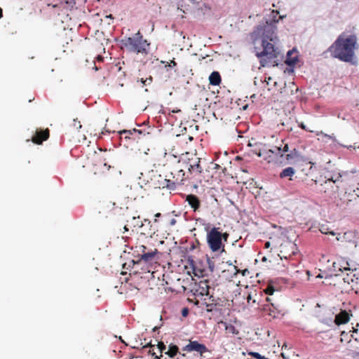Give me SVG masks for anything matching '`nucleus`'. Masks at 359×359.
<instances>
[{
	"mask_svg": "<svg viewBox=\"0 0 359 359\" xmlns=\"http://www.w3.org/2000/svg\"><path fill=\"white\" fill-rule=\"evenodd\" d=\"M279 11L273 10L271 13V22L266 21L255 27L251 33L254 53L262 67L277 66L280 51L276 46L278 37L276 33V26L274 25L285 15H280L277 19Z\"/></svg>",
	"mask_w": 359,
	"mask_h": 359,
	"instance_id": "f257e3e1",
	"label": "nucleus"
},
{
	"mask_svg": "<svg viewBox=\"0 0 359 359\" xmlns=\"http://www.w3.org/2000/svg\"><path fill=\"white\" fill-rule=\"evenodd\" d=\"M358 48V38L355 34L342 32L329 48L332 57L345 62H353L355 50Z\"/></svg>",
	"mask_w": 359,
	"mask_h": 359,
	"instance_id": "f03ea898",
	"label": "nucleus"
},
{
	"mask_svg": "<svg viewBox=\"0 0 359 359\" xmlns=\"http://www.w3.org/2000/svg\"><path fill=\"white\" fill-rule=\"evenodd\" d=\"M255 153L260 157H262L268 163H280L285 164H292L299 159V154L296 149L289 151V147L287 144L281 146H275L272 149H266L263 148Z\"/></svg>",
	"mask_w": 359,
	"mask_h": 359,
	"instance_id": "7ed1b4c3",
	"label": "nucleus"
},
{
	"mask_svg": "<svg viewBox=\"0 0 359 359\" xmlns=\"http://www.w3.org/2000/svg\"><path fill=\"white\" fill-rule=\"evenodd\" d=\"M121 43L122 46L130 53L146 55L149 52L150 43L144 39L140 31L132 36L123 39Z\"/></svg>",
	"mask_w": 359,
	"mask_h": 359,
	"instance_id": "20e7f679",
	"label": "nucleus"
},
{
	"mask_svg": "<svg viewBox=\"0 0 359 359\" xmlns=\"http://www.w3.org/2000/svg\"><path fill=\"white\" fill-rule=\"evenodd\" d=\"M133 256L136 260L133 259L134 264L145 263L151 264L156 262L158 250L156 248L149 249L146 245L137 243L133 248Z\"/></svg>",
	"mask_w": 359,
	"mask_h": 359,
	"instance_id": "39448f33",
	"label": "nucleus"
},
{
	"mask_svg": "<svg viewBox=\"0 0 359 359\" xmlns=\"http://www.w3.org/2000/svg\"><path fill=\"white\" fill-rule=\"evenodd\" d=\"M187 177L184 170L177 165L173 168L169 176L166 175L163 188L175 190L178 186L184 184Z\"/></svg>",
	"mask_w": 359,
	"mask_h": 359,
	"instance_id": "423d86ee",
	"label": "nucleus"
},
{
	"mask_svg": "<svg viewBox=\"0 0 359 359\" xmlns=\"http://www.w3.org/2000/svg\"><path fill=\"white\" fill-rule=\"evenodd\" d=\"M207 243L210 249L212 252H218L222 250H224V244L221 239V232L219 229L213 227L207 233Z\"/></svg>",
	"mask_w": 359,
	"mask_h": 359,
	"instance_id": "0eeeda50",
	"label": "nucleus"
},
{
	"mask_svg": "<svg viewBox=\"0 0 359 359\" xmlns=\"http://www.w3.org/2000/svg\"><path fill=\"white\" fill-rule=\"evenodd\" d=\"M50 137V130L46 129L37 128L32 137V142L35 144H41L44 141L47 140Z\"/></svg>",
	"mask_w": 359,
	"mask_h": 359,
	"instance_id": "6e6552de",
	"label": "nucleus"
},
{
	"mask_svg": "<svg viewBox=\"0 0 359 359\" xmlns=\"http://www.w3.org/2000/svg\"><path fill=\"white\" fill-rule=\"evenodd\" d=\"M182 350L187 352L196 351L199 353L201 355L208 351L205 345L200 344L197 341L191 340L189 341V343L185 346Z\"/></svg>",
	"mask_w": 359,
	"mask_h": 359,
	"instance_id": "1a4fd4ad",
	"label": "nucleus"
},
{
	"mask_svg": "<svg viewBox=\"0 0 359 359\" xmlns=\"http://www.w3.org/2000/svg\"><path fill=\"white\" fill-rule=\"evenodd\" d=\"M295 245L290 242H286L280 245V250L278 256L280 259H287L294 254Z\"/></svg>",
	"mask_w": 359,
	"mask_h": 359,
	"instance_id": "9d476101",
	"label": "nucleus"
},
{
	"mask_svg": "<svg viewBox=\"0 0 359 359\" xmlns=\"http://www.w3.org/2000/svg\"><path fill=\"white\" fill-rule=\"evenodd\" d=\"M341 176L339 175L337 178L334 179L333 177H329L325 182V189H327L329 188L331 189V192L335 194L338 191L339 187V183L342 181L341 180Z\"/></svg>",
	"mask_w": 359,
	"mask_h": 359,
	"instance_id": "9b49d317",
	"label": "nucleus"
},
{
	"mask_svg": "<svg viewBox=\"0 0 359 359\" xmlns=\"http://www.w3.org/2000/svg\"><path fill=\"white\" fill-rule=\"evenodd\" d=\"M337 239L342 243L355 244L356 243V234L353 231H348L343 234H338Z\"/></svg>",
	"mask_w": 359,
	"mask_h": 359,
	"instance_id": "f8f14e48",
	"label": "nucleus"
},
{
	"mask_svg": "<svg viewBox=\"0 0 359 359\" xmlns=\"http://www.w3.org/2000/svg\"><path fill=\"white\" fill-rule=\"evenodd\" d=\"M185 201L188 203L189 205L194 212H198L201 208V201L198 197L194 194H188L186 196Z\"/></svg>",
	"mask_w": 359,
	"mask_h": 359,
	"instance_id": "ddd939ff",
	"label": "nucleus"
},
{
	"mask_svg": "<svg viewBox=\"0 0 359 359\" xmlns=\"http://www.w3.org/2000/svg\"><path fill=\"white\" fill-rule=\"evenodd\" d=\"M140 227L141 228V233L147 236H151L156 232L155 229L152 228L151 221L147 219H144Z\"/></svg>",
	"mask_w": 359,
	"mask_h": 359,
	"instance_id": "4468645a",
	"label": "nucleus"
},
{
	"mask_svg": "<svg viewBox=\"0 0 359 359\" xmlns=\"http://www.w3.org/2000/svg\"><path fill=\"white\" fill-rule=\"evenodd\" d=\"M298 52L294 48L287 52L286 59L285 60V64L288 66L293 67L298 62Z\"/></svg>",
	"mask_w": 359,
	"mask_h": 359,
	"instance_id": "2eb2a0df",
	"label": "nucleus"
},
{
	"mask_svg": "<svg viewBox=\"0 0 359 359\" xmlns=\"http://www.w3.org/2000/svg\"><path fill=\"white\" fill-rule=\"evenodd\" d=\"M350 319L349 313L346 311H341L338 314L336 315L334 323L336 325H339L346 324Z\"/></svg>",
	"mask_w": 359,
	"mask_h": 359,
	"instance_id": "dca6fc26",
	"label": "nucleus"
},
{
	"mask_svg": "<svg viewBox=\"0 0 359 359\" xmlns=\"http://www.w3.org/2000/svg\"><path fill=\"white\" fill-rule=\"evenodd\" d=\"M58 4L53 5V8H63L67 11L72 10L76 6V0H58Z\"/></svg>",
	"mask_w": 359,
	"mask_h": 359,
	"instance_id": "f3484780",
	"label": "nucleus"
},
{
	"mask_svg": "<svg viewBox=\"0 0 359 359\" xmlns=\"http://www.w3.org/2000/svg\"><path fill=\"white\" fill-rule=\"evenodd\" d=\"M219 324L224 325L226 337H233L239 334V331L232 324L224 321H221Z\"/></svg>",
	"mask_w": 359,
	"mask_h": 359,
	"instance_id": "a211bd4d",
	"label": "nucleus"
},
{
	"mask_svg": "<svg viewBox=\"0 0 359 359\" xmlns=\"http://www.w3.org/2000/svg\"><path fill=\"white\" fill-rule=\"evenodd\" d=\"M200 158H197L196 162L189 165L188 169L191 175L196 176L203 172V168L200 164Z\"/></svg>",
	"mask_w": 359,
	"mask_h": 359,
	"instance_id": "6ab92c4d",
	"label": "nucleus"
},
{
	"mask_svg": "<svg viewBox=\"0 0 359 359\" xmlns=\"http://www.w3.org/2000/svg\"><path fill=\"white\" fill-rule=\"evenodd\" d=\"M222 79L218 72H213L209 76V83L212 86H219L221 83Z\"/></svg>",
	"mask_w": 359,
	"mask_h": 359,
	"instance_id": "aec40b11",
	"label": "nucleus"
},
{
	"mask_svg": "<svg viewBox=\"0 0 359 359\" xmlns=\"http://www.w3.org/2000/svg\"><path fill=\"white\" fill-rule=\"evenodd\" d=\"M295 170L292 167H288L283 170V171L280 173V178L289 177L290 180H292V176L294 175Z\"/></svg>",
	"mask_w": 359,
	"mask_h": 359,
	"instance_id": "412c9836",
	"label": "nucleus"
},
{
	"mask_svg": "<svg viewBox=\"0 0 359 359\" xmlns=\"http://www.w3.org/2000/svg\"><path fill=\"white\" fill-rule=\"evenodd\" d=\"M316 135L318 137V141H321L325 143L333 141V137L331 135L324 134L323 132H316Z\"/></svg>",
	"mask_w": 359,
	"mask_h": 359,
	"instance_id": "4be33fe9",
	"label": "nucleus"
},
{
	"mask_svg": "<svg viewBox=\"0 0 359 359\" xmlns=\"http://www.w3.org/2000/svg\"><path fill=\"white\" fill-rule=\"evenodd\" d=\"M179 348L177 345L170 344L169 346L168 351L165 353V354L168 355L169 357L173 358L175 357L177 353H178Z\"/></svg>",
	"mask_w": 359,
	"mask_h": 359,
	"instance_id": "5701e85b",
	"label": "nucleus"
},
{
	"mask_svg": "<svg viewBox=\"0 0 359 359\" xmlns=\"http://www.w3.org/2000/svg\"><path fill=\"white\" fill-rule=\"evenodd\" d=\"M316 278H325V280H326V283L325 282H322V283H325V284H329L330 285L331 283L329 281L331 278H332V275H328V274H325V276L321 274V273H319L318 274L317 276H316Z\"/></svg>",
	"mask_w": 359,
	"mask_h": 359,
	"instance_id": "b1692460",
	"label": "nucleus"
},
{
	"mask_svg": "<svg viewBox=\"0 0 359 359\" xmlns=\"http://www.w3.org/2000/svg\"><path fill=\"white\" fill-rule=\"evenodd\" d=\"M133 131L134 135L137 134V137L140 138L141 135H145L146 134L149 135V132H146L145 130H139L136 128H133Z\"/></svg>",
	"mask_w": 359,
	"mask_h": 359,
	"instance_id": "393cba45",
	"label": "nucleus"
},
{
	"mask_svg": "<svg viewBox=\"0 0 359 359\" xmlns=\"http://www.w3.org/2000/svg\"><path fill=\"white\" fill-rule=\"evenodd\" d=\"M264 292L268 295H272L275 291V289L273 285H268L267 287L264 289Z\"/></svg>",
	"mask_w": 359,
	"mask_h": 359,
	"instance_id": "a878e982",
	"label": "nucleus"
},
{
	"mask_svg": "<svg viewBox=\"0 0 359 359\" xmlns=\"http://www.w3.org/2000/svg\"><path fill=\"white\" fill-rule=\"evenodd\" d=\"M207 263H208V269H209L210 271L213 272L215 270V262L210 258H208Z\"/></svg>",
	"mask_w": 359,
	"mask_h": 359,
	"instance_id": "bb28decb",
	"label": "nucleus"
},
{
	"mask_svg": "<svg viewBox=\"0 0 359 359\" xmlns=\"http://www.w3.org/2000/svg\"><path fill=\"white\" fill-rule=\"evenodd\" d=\"M120 134L121 135L126 134V138H129L130 135H134V133H133V130H123L120 132Z\"/></svg>",
	"mask_w": 359,
	"mask_h": 359,
	"instance_id": "cd10ccee",
	"label": "nucleus"
},
{
	"mask_svg": "<svg viewBox=\"0 0 359 359\" xmlns=\"http://www.w3.org/2000/svg\"><path fill=\"white\" fill-rule=\"evenodd\" d=\"M158 348H159L161 352H163V351L165 350L166 346L163 342L161 341V342H158Z\"/></svg>",
	"mask_w": 359,
	"mask_h": 359,
	"instance_id": "c85d7f7f",
	"label": "nucleus"
},
{
	"mask_svg": "<svg viewBox=\"0 0 359 359\" xmlns=\"http://www.w3.org/2000/svg\"><path fill=\"white\" fill-rule=\"evenodd\" d=\"M229 236V235L226 232L221 233V239H222V241L224 240V241L226 242L227 240H228Z\"/></svg>",
	"mask_w": 359,
	"mask_h": 359,
	"instance_id": "c756f323",
	"label": "nucleus"
},
{
	"mask_svg": "<svg viewBox=\"0 0 359 359\" xmlns=\"http://www.w3.org/2000/svg\"><path fill=\"white\" fill-rule=\"evenodd\" d=\"M250 355L256 359H260L262 356L259 353L257 352L250 353Z\"/></svg>",
	"mask_w": 359,
	"mask_h": 359,
	"instance_id": "7c9ffc66",
	"label": "nucleus"
},
{
	"mask_svg": "<svg viewBox=\"0 0 359 359\" xmlns=\"http://www.w3.org/2000/svg\"><path fill=\"white\" fill-rule=\"evenodd\" d=\"M176 65H177V63L175 62V61L173 59L169 63H168V65H165V67H167V66H168V67H175Z\"/></svg>",
	"mask_w": 359,
	"mask_h": 359,
	"instance_id": "2f4dec72",
	"label": "nucleus"
},
{
	"mask_svg": "<svg viewBox=\"0 0 359 359\" xmlns=\"http://www.w3.org/2000/svg\"><path fill=\"white\" fill-rule=\"evenodd\" d=\"M299 126L302 128V129H304L306 130H309L310 132H313L312 130H311L310 128H307L306 125H304L303 123H301L299 124Z\"/></svg>",
	"mask_w": 359,
	"mask_h": 359,
	"instance_id": "473e14b6",
	"label": "nucleus"
},
{
	"mask_svg": "<svg viewBox=\"0 0 359 359\" xmlns=\"http://www.w3.org/2000/svg\"><path fill=\"white\" fill-rule=\"evenodd\" d=\"M151 81H152V78H151V76H150L149 79H145V80L142 79V82L144 84H146V83H147V82H148V83H151Z\"/></svg>",
	"mask_w": 359,
	"mask_h": 359,
	"instance_id": "72a5a7b5",
	"label": "nucleus"
},
{
	"mask_svg": "<svg viewBox=\"0 0 359 359\" xmlns=\"http://www.w3.org/2000/svg\"><path fill=\"white\" fill-rule=\"evenodd\" d=\"M320 232H321L322 233H325V234H327V233H330V234H332V235H334V234L332 231H330V232L325 231V229H323V228H322V229H320Z\"/></svg>",
	"mask_w": 359,
	"mask_h": 359,
	"instance_id": "f704fd0d",
	"label": "nucleus"
},
{
	"mask_svg": "<svg viewBox=\"0 0 359 359\" xmlns=\"http://www.w3.org/2000/svg\"><path fill=\"white\" fill-rule=\"evenodd\" d=\"M320 232H321L322 233H325V234H327V233H330V234H332V235H334V234L332 231H330V232L325 231V229H323V228H322V229H320Z\"/></svg>",
	"mask_w": 359,
	"mask_h": 359,
	"instance_id": "c9c22d12",
	"label": "nucleus"
},
{
	"mask_svg": "<svg viewBox=\"0 0 359 359\" xmlns=\"http://www.w3.org/2000/svg\"><path fill=\"white\" fill-rule=\"evenodd\" d=\"M187 313H188V309L187 308H184L182 310V316H187Z\"/></svg>",
	"mask_w": 359,
	"mask_h": 359,
	"instance_id": "e433bc0d",
	"label": "nucleus"
},
{
	"mask_svg": "<svg viewBox=\"0 0 359 359\" xmlns=\"http://www.w3.org/2000/svg\"><path fill=\"white\" fill-rule=\"evenodd\" d=\"M154 345H152L151 342H149L147 344H145L144 346H143V348H148V347H152Z\"/></svg>",
	"mask_w": 359,
	"mask_h": 359,
	"instance_id": "4c0bfd02",
	"label": "nucleus"
},
{
	"mask_svg": "<svg viewBox=\"0 0 359 359\" xmlns=\"http://www.w3.org/2000/svg\"><path fill=\"white\" fill-rule=\"evenodd\" d=\"M96 59H97V61H98V62H102L104 58L101 55H97Z\"/></svg>",
	"mask_w": 359,
	"mask_h": 359,
	"instance_id": "58836bf2",
	"label": "nucleus"
},
{
	"mask_svg": "<svg viewBox=\"0 0 359 359\" xmlns=\"http://www.w3.org/2000/svg\"><path fill=\"white\" fill-rule=\"evenodd\" d=\"M103 167L106 168V170H109L111 167L109 165H107V163L103 164Z\"/></svg>",
	"mask_w": 359,
	"mask_h": 359,
	"instance_id": "ea45409f",
	"label": "nucleus"
},
{
	"mask_svg": "<svg viewBox=\"0 0 359 359\" xmlns=\"http://www.w3.org/2000/svg\"><path fill=\"white\" fill-rule=\"evenodd\" d=\"M270 246H271V243H270L269 241H267V242L265 243V244H264V248H270Z\"/></svg>",
	"mask_w": 359,
	"mask_h": 359,
	"instance_id": "a19ab883",
	"label": "nucleus"
},
{
	"mask_svg": "<svg viewBox=\"0 0 359 359\" xmlns=\"http://www.w3.org/2000/svg\"><path fill=\"white\" fill-rule=\"evenodd\" d=\"M248 302L250 304V300H252V295L250 294H248L247 297Z\"/></svg>",
	"mask_w": 359,
	"mask_h": 359,
	"instance_id": "79ce46f5",
	"label": "nucleus"
},
{
	"mask_svg": "<svg viewBox=\"0 0 359 359\" xmlns=\"http://www.w3.org/2000/svg\"><path fill=\"white\" fill-rule=\"evenodd\" d=\"M208 290H209V287H208V286H207V290H206V291H205V293L201 292V294H205L206 295H208V294H209V291H208Z\"/></svg>",
	"mask_w": 359,
	"mask_h": 359,
	"instance_id": "37998d69",
	"label": "nucleus"
},
{
	"mask_svg": "<svg viewBox=\"0 0 359 359\" xmlns=\"http://www.w3.org/2000/svg\"><path fill=\"white\" fill-rule=\"evenodd\" d=\"M3 17V10L1 8H0V18Z\"/></svg>",
	"mask_w": 359,
	"mask_h": 359,
	"instance_id": "c03bdc74",
	"label": "nucleus"
},
{
	"mask_svg": "<svg viewBox=\"0 0 359 359\" xmlns=\"http://www.w3.org/2000/svg\"><path fill=\"white\" fill-rule=\"evenodd\" d=\"M149 354H151V355H155V353H154V352H153V351H151V350H149Z\"/></svg>",
	"mask_w": 359,
	"mask_h": 359,
	"instance_id": "a18cd8bd",
	"label": "nucleus"
},
{
	"mask_svg": "<svg viewBox=\"0 0 359 359\" xmlns=\"http://www.w3.org/2000/svg\"><path fill=\"white\" fill-rule=\"evenodd\" d=\"M123 229H124V231H128V229L127 226H125L123 227Z\"/></svg>",
	"mask_w": 359,
	"mask_h": 359,
	"instance_id": "49530a36",
	"label": "nucleus"
},
{
	"mask_svg": "<svg viewBox=\"0 0 359 359\" xmlns=\"http://www.w3.org/2000/svg\"><path fill=\"white\" fill-rule=\"evenodd\" d=\"M160 216H161V213H159V212H158V213H156V214L155 215V217H160Z\"/></svg>",
	"mask_w": 359,
	"mask_h": 359,
	"instance_id": "de8ad7c7",
	"label": "nucleus"
},
{
	"mask_svg": "<svg viewBox=\"0 0 359 359\" xmlns=\"http://www.w3.org/2000/svg\"><path fill=\"white\" fill-rule=\"evenodd\" d=\"M266 301L269 302H271V299L269 298V297H266Z\"/></svg>",
	"mask_w": 359,
	"mask_h": 359,
	"instance_id": "09e8293b",
	"label": "nucleus"
},
{
	"mask_svg": "<svg viewBox=\"0 0 359 359\" xmlns=\"http://www.w3.org/2000/svg\"><path fill=\"white\" fill-rule=\"evenodd\" d=\"M234 269L236 270V273L239 272L240 270L239 269H237V267L236 266H234Z\"/></svg>",
	"mask_w": 359,
	"mask_h": 359,
	"instance_id": "8fccbe9b",
	"label": "nucleus"
},
{
	"mask_svg": "<svg viewBox=\"0 0 359 359\" xmlns=\"http://www.w3.org/2000/svg\"><path fill=\"white\" fill-rule=\"evenodd\" d=\"M260 359H269V358H266V357H264V356L262 355Z\"/></svg>",
	"mask_w": 359,
	"mask_h": 359,
	"instance_id": "3c124183",
	"label": "nucleus"
},
{
	"mask_svg": "<svg viewBox=\"0 0 359 359\" xmlns=\"http://www.w3.org/2000/svg\"><path fill=\"white\" fill-rule=\"evenodd\" d=\"M346 147L347 148H348V149H349V148H353V149H355V147H353L352 145H350L349 147H347V146H346Z\"/></svg>",
	"mask_w": 359,
	"mask_h": 359,
	"instance_id": "603ef678",
	"label": "nucleus"
},
{
	"mask_svg": "<svg viewBox=\"0 0 359 359\" xmlns=\"http://www.w3.org/2000/svg\"><path fill=\"white\" fill-rule=\"evenodd\" d=\"M266 260V258L265 257H264L262 258V261H263V262H265Z\"/></svg>",
	"mask_w": 359,
	"mask_h": 359,
	"instance_id": "864d4df0",
	"label": "nucleus"
},
{
	"mask_svg": "<svg viewBox=\"0 0 359 359\" xmlns=\"http://www.w3.org/2000/svg\"><path fill=\"white\" fill-rule=\"evenodd\" d=\"M337 205L339 206V207H341V204H340L339 203H337Z\"/></svg>",
	"mask_w": 359,
	"mask_h": 359,
	"instance_id": "5fc2aeb1",
	"label": "nucleus"
},
{
	"mask_svg": "<svg viewBox=\"0 0 359 359\" xmlns=\"http://www.w3.org/2000/svg\"><path fill=\"white\" fill-rule=\"evenodd\" d=\"M154 359H160V358L158 356H157V355H155Z\"/></svg>",
	"mask_w": 359,
	"mask_h": 359,
	"instance_id": "6e6d98bb",
	"label": "nucleus"
},
{
	"mask_svg": "<svg viewBox=\"0 0 359 359\" xmlns=\"http://www.w3.org/2000/svg\"><path fill=\"white\" fill-rule=\"evenodd\" d=\"M306 273H307V274H308L309 276H310V271H306Z\"/></svg>",
	"mask_w": 359,
	"mask_h": 359,
	"instance_id": "4d7b16f0",
	"label": "nucleus"
}]
</instances>
